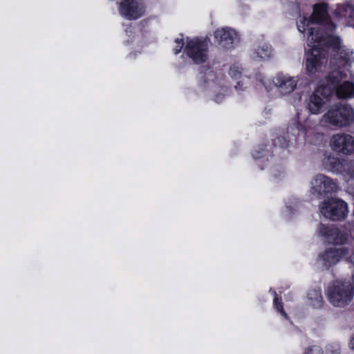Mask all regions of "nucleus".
I'll use <instances>...</instances> for the list:
<instances>
[{
	"label": "nucleus",
	"mask_w": 354,
	"mask_h": 354,
	"mask_svg": "<svg viewBox=\"0 0 354 354\" xmlns=\"http://www.w3.org/2000/svg\"><path fill=\"white\" fill-rule=\"evenodd\" d=\"M353 289L350 281H336L328 286L327 297L333 306L344 307L353 299Z\"/></svg>",
	"instance_id": "3"
},
{
	"label": "nucleus",
	"mask_w": 354,
	"mask_h": 354,
	"mask_svg": "<svg viewBox=\"0 0 354 354\" xmlns=\"http://www.w3.org/2000/svg\"><path fill=\"white\" fill-rule=\"evenodd\" d=\"M331 93L332 88L329 86H319L309 97L308 111L313 114L320 113Z\"/></svg>",
	"instance_id": "7"
},
{
	"label": "nucleus",
	"mask_w": 354,
	"mask_h": 354,
	"mask_svg": "<svg viewBox=\"0 0 354 354\" xmlns=\"http://www.w3.org/2000/svg\"><path fill=\"white\" fill-rule=\"evenodd\" d=\"M273 82L279 91L284 95L292 93L297 86V80L295 77L283 75H277Z\"/></svg>",
	"instance_id": "15"
},
{
	"label": "nucleus",
	"mask_w": 354,
	"mask_h": 354,
	"mask_svg": "<svg viewBox=\"0 0 354 354\" xmlns=\"http://www.w3.org/2000/svg\"><path fill=\"white\" fill-rule=\"evenodd\" d=\"M144 12L145 7L139 0H123L120 3V13L128 19H136Z\"/></svg>",
	"instance_id": "10"
},
{
	"label": "nucleus",
	"mask_w": 354,
	"mask_h": 354,
	"mask_svg": "<svg viewBox=\"0 0 354 354\" xmlns=\"http://www.w3.org/2000/svg\"><path fill=\"white\" fill-rule=\"evenodd\" d=\"M353 121V109L349 106L342 104L331 106L320 120V122L325 126L339 128L347 127Z\"/></svg>",
	"instance_id": "2"
},
{
	"label": "nucleus",
	"mask_w": 354,
	"mask_h": 354,
	"mask_svg": "<svg viewBox=\"0 0 354 354\" xmlns=\"http://www.w3.org/2000/svg\"><path fill=\"white\" fill-rule=\"evenodd\" d=\"M278 299L277 297L275 296L274 297V303H275V306H276V308H277V310L281 313V314L285 317L286 318L288 317V315L286 313V312L283 310V306H282V304L279 302L277 301Z\"/></svg>",
	"instance_id": "21"
},
{
	"label": "nucleus",
	"mask_w": 354,
	"mask_h": 354,
	"mask_svg": "<svg viewBox=\"0 0 354 354\" xmlns=\"http://www.w3.org/2000/svg\"><path fill=\"white\" fill-rule=\"evenodd\" d=\"M238 74H239V73L235 71L234 68H231V70H230V75L232 77H236Z\"/></svg>",
	"instance_id": "23"
},
{
	"label": "nucleus",
	"mask_w": 354,
	"mask_h": 354,
	"mask_svg": "<svg viewBox=\"0 0 354 354\" xmlns=\"http://www.w3.org/2000/svg\"><path fill=\"white\" fill-rule=\"evenodd\" d=\"M175 44L176 46L174 48V53L175 54H178L180 52L181 49L183 48L184 46V42L182 39H176L175 40Z\"/></svg>",
	"instance_id": "20"
},
{
	"label": "nucleus",
	"mask_w": 354,
	"mask_h": 354,
	"mask_svg": "<svg viewBox=\"0 0 354 354\" xmlns=\"http://www.w3.org/2000/svg\"><path fill=\"white\" fill-rule=\"evenodd\" d=\"M340 349L339 346H335L334 349L328 351L327 354H339Z\"/></svg>",
	"instance_id": "22"
},
{
	"label": "nucleus",
	"mask_w": 354,
	"mask_h": 354,
	"mask_svg": "<svg viewBox=\"0 0 354 354\" xmlns=\"http://www.w3.org/2000/svg\"><path fill=\"white\" fill-rule=\"evenodd\" d=\"M309 304L313 308H320L323 304V298L321 292L317 290H310L308 294Z\"/></svg>",
	"instance_id": "17"
},
{
	"label": "nucleus",
	"mask_w": 354,
	"mask_h": 354,
	"mask_svg": "<svg viewBox=\"0 0 354 354\" xmlns=\"http://www.w3.org/2000/svg\"><path fill=\"white\" fill-rule=\"evenodd\" d=\"M185 52L194 63H203L207 59V43L198 38L189 39L187 42Z\"/></svg>",
	"instance_id": "6"
},
{
	"label": "nucleus",
	"mask_w": 354,
	"mask_h": 354,
	"mask_svg": "<svg viewBox=\"0 0 354 354\" xmlns=\"http://www.w3.org/2000/svg\"><path fill=\"white\" fill-rule=\"evenodd\" d=\"M319 209L325 218L332 221L344 219L348 213L347 203L336 198H331L323 201L319 205Z\"/></svg>",
	"instance_id": "4"
},
{
	"label": "nucleus",
	"mask_w": 354,
	"mask_h": 354,
	"mask_svg": "<svg viewBox=\"0 0 354 354\" xmlns=\"http://www.w3.org/2000/svg\"><path fill=\"white\" fill-rule=\"evenodd\" d=\"M353 8L352 6H347V11L349 12L348 14V17H351L352 16V12H353Z\"/></svg>",
	"instance_id": "24"
},
{
	"label": "nucleus",
	"mask_w": 354,
	"mask_h": 354,
	"mask_svg": "<svg viewBox=\"0 0 354 354\" xmlns=\"http://www.w3.org/2000/svg\"><path fill=\"white\" fill-rule=\"evenodd\" d=\"M305 354H324L322 349L318 346H312L309 347Z\"/></svg>",
	"instance_id": "19"
},
{
	"label": "nucleus",
	"mask_w": 354,
	"mask_h": 354,
	"mask_svg": "<svg viewBox=\"0 0 354 354\" xmlns=\"http://www.w3.org/2000/svg\"><path fill=\"white\" fill-rule=\"evenodd\" d=\"M348 254L345 248H332L325 250L319 255V259L326 267H330L338 263Z\"/></svg>",
	"instance_id": "12"
},
{
	"label": "nucleus",
	"mask_w": 354,
	"mask_h": 354,
	"mask_svg": "<svg viewBox=\"0 0 354 354\" xmlns=\"http://www.w3.org/2000/svg\"><path fill=\"white\" fill-rule=\"evenodd\" d=\"M342 80L341 72L333 71L328 76V84L332 88V91L336 88L337 95L339 98H347L353 97L354 95V84L350 82H344L339 84Z\"/></svg>",
	"instance_id": "9"
},
{
	"label": "nucleus",
	"mask_w": 354,
	"mask_h": 354,
	"mask_svg": "<svg viewBox=\"0 0 354 354\" xmlns=\"http://www.w3.org/2000/svg\"><path fill=\"white\" fill-rule=\"evenodd\" d=\"M321 29L312 28L309 29L307 36L308 45L311 47V49L306 54L305 58V67L306 72L309 74H315L321 72L325 68L328 59L326 53L324 50L325 46H331L335 50H337V54L339 55L340 64L344 61L349 59L348 53L342 49L341 46V41L338 37H331L328 35L330 39L326 38L318 37L320 34Z\"/></svg>",
	"instance_id": "1"
},
{
	"label": "nucleus",
	"mask_w": 354,
	"mask_h": 354,
	"mask_svg": "<svg viewBox=\"0 0 354 354\" xmlns=\"http://www.w3.org/2000/svg\"><path fill=\"white\" fill-rule=\"evenodd\" d=\"M272 49L267 44H261L254 47L252 50V58L254 59H266L270 57Z\"/></svg>",
	"instance_id": "16"
},
{
	"label": "nucleus",
	"mask_w": 354,
	"mask_h": 354,
	"mask_svg": "<svg viewBox=\"0 0 354 354\" xmlns=\"http://www.w3.org/2000/svg\"><path fill=\"white\" fill-rule=\"evenodd\" d=\"M310 24V21L305 18L301 17L297 22V29L299 32H304L306 30V26H308Z\"/></svg>",
	"instance_id": "18"
},
{
	"label": "nucleus",
	"mask_w": 354,
	"mask_h": 354,
	"mask_svg": "<svg viewBox=\"0 0 354 354\" xmlns=\"http://www.w3.org/2000/svg\"><path fill=\"white\" fill-rule=\"evenodd\" d=\"M311 23L317 24V25L314 28L315 29L320 28V34L318 37L326 38L330 39L328 35L331 37H336L333 35V30L335 29L334 26L327 18V12L326 6L324 4L316 5L314 6L313 12L311 17ZM311 27L310 28H312Z\"/></svg>",
	"instance_id": "5"
},
{
	"label": "nucleus",
	"mask_w": 354,
	"mask_h": 354,
	"mask_svg": "<svg viewBox=\"0 0 354 354\" xmlns=\"http://www.w3.org/2000/svg\"><path fill=\"white\" fill-rule=\"evenodd\" d=\"M330 147L335 152L351 154L354 152V138L347 133H336L331 136Z\"/></svg>",
	"instance_id": "8"
},
{
	"label": "nucleus",
	"mask_w": 354,
	"mask_h": 354,
	"mask_svg": "<svg viewBox=\"0 0 354 354\" xmlns=\"http://www.w3.org/2000/svg\"><path fill=\"white\" fill-rule=\"evenodd\" d=\"M319 234L326 237V241L330 243L343 244L347 240V234L340 232L337 228H329L321 225L319 228Z\"/></svg>",
	"instance_id": "14"
},
{
	"label": "nucleus",
	"mask_w": 354,
	"mask_h": 354,
	"mask_svg": "<svg viewBox=\"0 0 354 354\" xmlns=\"http://www.w3.org/2000/svg\"><path fill=\"white\" fill-rule=\"evenodd\" d=\"M214 37L221 46L229 48L239 40L236 31L230 28L218 29L214 32Z\"/></svg>",
	"instance_id": "13"
},
{
	"label": "nucleus",
	"mask_w": 354,
	"mask_h": 354,
	"mask_svg": "<svg viewBox=\"0 0 354 354\" xmlns=\"http://www.w3.org/2000/svg\"><path fill=\"white\" fill-rule=\"evenodd\" d=\"M311 185L313 194H322L335 192L338 189L337 183L324 175L315 176L312 180Z\"/></svg>",
	"instance_id": "11"
},
{
	"label": "nucleus",
	"mask_w": 354,
	"mask_h": 354,
	"mask_svg": "<svg viewBox=\"0 0 354 354\" xmlns=\"http://www.w3.org/2000/svg\"><path fill=\"white\" fill-rule=\"evenodd\" d=\"M351 347L352 350L354 351V335L352 339L351 340Z\"/></svg>",
	"instance_id": "25"
}]
</instances>
